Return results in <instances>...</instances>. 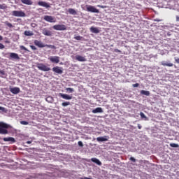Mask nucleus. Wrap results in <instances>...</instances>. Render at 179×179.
<instances>
[{
    "instance_id": "obj_46",
    "label": "nucleus",
    "mask_w": 179,
    "mask_h": 179,
    "mask_svg": "<svg viewBox=\"0 0 179 179\" xmlns=\"http://www.w3.org/2000/svg\"><path fill=\"white\" fill-rule=\"evenodd\" d=\"M138 129H142V126L138 124Z\"/></svg>"
},
{
    "instance_id": "obj_1",
    "label": "nucleus",
    "mask_w": 179,
    "mask_h": 179,
    "mask_svg": "<svg viewBox=\"0 0 179 179\" xmlns=\"http://www.w3.org/2000/svg\"><path fill=\"white\" fill-rule=\"evenodd\" d=\"M8 128H9V124L0 122V134L1 135H8Z\"/></svg>"
},
{
    "instance_id": "obj_11",
    "label": "nucleus",
    "mask_w": 179,
    "mask_h": 179,
    "mask_svg": "<svg viewBox=\"0 0 179 179\" xmlns=\"http://www.w3.org/2000/svg\"><path fill=\"white\" fill-rule=\"evenodd\" d=\"M161 65H162V66H169V68H171V66H174V64L170 61H162L161 62Z\"/></svg>"
},
{
    "instance_id": "obj_27",
    "label": "nucleus",
    "mask_w": 179,
    "mask_h": 179,
    "mask_svg": "<svg viewBox=\"0 0 179 179\" xmlns=\"http://www.w3.org/2000/svg\"><path fill=\"white\" fill-rule=\"evenodd\" d=\"M4 24L10 29H12V27H13V25L8 21L4 22Z\"/></svg>"
},
{
    "instance_id": "obj_32",
    "label": "nucleus",
    "mask_w": 179,
    "mask_h": 179,
    "mask_svg": "<svg viewBox=\"0 0 179 179\" xmlns=\"http://www.w3.org/2000/svg\"><path fill=\"white\" fill-rule=\"evenodd\" d=\"M20 50H23L24 51H28L29 50H27V48H26V47H24V45H21L20 46Z\"/></svg>"
},
{
    "instance_id": "obj_3",
    "label": "nucleus",
    "mask_w": 179,
    "mask_h": 179,
    "mask_svg": "<svg viewBox=\"0 0 179 179\" xmlns=\"http://www.w3.org/2000/svg\"><path fill=\"white\" fill-rule=\"evenodd\" d=\"M11 15L15 17H26V13L22 10H13Z\"/></svg>"
},
{
    "instance_id": "obj_2",
    "label": "nucleus",
    "mask_w": 179,
    "mask_h": 179,
    "mask_svg": "<svg viewBox=\"0 0 179 179\" xmlns=\"http://www.w3.org/2000/svg\"><path fill=\"white\" fill-rule=\"evenodd\" d=\"M3 56L5 57V58H8V59H16V60L20 59L19 55L15 52H6V53L3 52Z\"/></svg>"
},
{
    "instance_id": "obj_20",
    "label": "nucleus",
    "mask_w": 179,
    "mask_h": 179,
    "mask_svg": "<svg viewBox=\"0 0 179 179\" xmlns=\"http://www.w3.org/2000/svg\"><path fill=\"white\" fill-rule=\"evenodd\" d=\"M91 162L95 163L98 166H101V162H100V160H99L97 158H92Z\"/></svg>"
},
{
    "instance_id": "obj_37",
    "label": "nucleus",
    "mask_w": 179,
    "mask_h": 179,
    "mask_svg": "<svg viewBox=\"0 0 179 179\" xmlns=\"http://www.w3.org/2000/svg\"><path fill=\"white\" fill-rule=\"evenodd\" d=\"M5 48V45L0 43V50H3Z\"/></svg>"
},
{
    "instance_id": "obj_17",
    "label": "nucleus",
    "mask_w": 179,
    "mask_h": 179,
    "mask_svg": "<svg viewBox=\"0 0 179 179\" xmlns=\"http://www.w3.org/2000/svg\"><path fill=\"white\" fill-rule=\"evenodd\" d=\"M38 5L39 6H43V8H50V4H48L47 2L45 1H38Z\"/></svg>"
},
{
    "instance_id": "obj_18",
    "label": "nucleus",
    "mask_w": 179,
    "mask_h": 179,
    "mask_svg": "<svg viewBox=\"0 0 179 179\" xmlns=\"http://www.w3.org/2000/svg\"><path fill=\"white\" fill-rule=\"evenodd\" d=\"M42 34H43L44 36H52V32H51V31L48 30L46 29H43Z\"/></svg>"
},
{
    "instance_id": "obj_41",
    "label": "nucleus",
    "mask_w": 179,
    "mask_h": 179,
    "mask_svg": "<svg viewBox=\"0 0 179 179\" xmlns=\"http://www.w3.org/2000/svg\"><path fill=\"white\" fill-rule=\"evenodd\" d=\"M31 27H33V28L37 27V24H36V23H32V24H31Z\"/></svg>"
},
{
    "instance_id": "obj_34",
    "label": "nucleus",
    "mask_w": 179,
    "mask_h": 179,
    "mask_svg": "<svg viewBox=\"0 0 179 179\" xmlns=\"http://www.w3.org/2000/svg\"><path fill=\"white\" fill-rule=\"evenodd\" d=\"M20 124L22 125H29V122H26V121H21Z\"/></svg>"
},
{
    "instance_id": "obj_26",
    "label": "nucleus",
    "mask_w": 179,
    "mask_h": 179,
    "mask_svg": "<svg viewBox=\"0 0 179 179\" xmlns=\"http://www.w3.org/2000/svg\"><path fill=\"white\" fill-rule=\"evenodd\" d=\"M45 47H48V48H51L52 50H55L57 48V47H55V45H45Z\"/></svg>"
},
{
    "instance_id": "obj_30",
    "label": "nucleus",
    "mask_w": 179,
    "mask_h": 179,
    "mask_svg": "<svg viewBox=\"0 0 179 179\" xmlns=\"http://www.w3.org/2000/svg\"><path fill=\"white\" fill-rule=\"evenodd\" d=\"M66 92H69V93H73V92H75V90H73V88H66Z\"/></svg>"
},
{
    "instance_id": "obj_39",
    "label": "nucleus",
    "mask_w": 179,
    "mask_h": 179,
    "mask_svg": "<svg viewBox=\"0 0 179 179\" xmlns=\"http://www.w3.org/2000/svg\"><path fill=\"white\" fill-rule=\"evenodd\" d=\"M130 160H131V162H133L134 163H135L136 162V159L135 158H134L133 157H130Z\"/></svg>"
},
{
    "instance_id": "obj_21",
    "label": "nucleus",
    "mask_w": 179,
    "mask_h": 179,
    "mask_svg": "<svg viewBox=\"0 0 179 179\" xmlns=\"http://www.w3.org/2000/svg\"><path fill=\"white\" fill-rule=\"evenodd\" d=\"M93 114H97V113H103V108L99 107L96 108L95 109L92 110Z\"/></svg>"
},
{
    "instance_id": "obj_22",
    "label": "nucleus",
    "mask_w": 179,
    "mask_h": 179,
    "mask_svg": "<svg viewBox=\"0 0 179 179\" xmlns=\"http://www.w3.org/2000/svg\"><path fill=\"white\" fill-rule=\"evenodd\" d=\"M90 31H91L92 33H95V34L100 33V30H99L98 28L94 27H92L90 28Z\"/></svg>"
},
{
    "instance_id": "obj_15",
    "label": "nucleus",
    "mask_w": 179,
    "mask_h": 179,
    "mask_svg": "<svg viewBox=\"0 0 179 179\" xmlns=\"http://www.w3.org/2000/svg\"><path fill=\"white\" fill-rule=\"evenodd\" d=\"M59 96L62 99H64V100H72V96H69L66 94L60 93Z\"/></svg>"
},
{
    "instance_id": "obj_50",
    "label": "nucleus",
    "mask_w": 179,
    "mask_h": 179,
    "mask_svg": "<svg viewBox=\"0 0 179 179\" xmlns=\"http://www.w3.org/2000/svg\"><path fill=\"white\" fill-rule=\"evenodd\" d=\"M49 99H51V97L49 96V97L46 98V101H48Z\"/></svg>"
},
{
    "instance_id": "obj_31",
    "label": "nucleus",
    "mask_w": 179,
    "mask_h": 179,
    "mask_svg": "<svg viewBox=\"0 0 179 179\" xmlns=\"http://www.w3.org/2000/svg\"><path fill=\"white\" fill-rule=\"evenodd\" d=\"M169 145H170L171 148H179L178 144L170 143Z\"/></svg>"
},
{
    "instance_id": "obj_36",
    "label": "nucleus",
    "mask_w": 179,
    "mask_h": 179,
    "mask_svg": "<svg viewBox=\"0 0 179 179\" xmlns=\"http://www.w3.org/2000/svg\"><path fill=\"white\" fill-rule=\"evenodd\" d=\"M30 48H31V50H37V48H36V46L33 45H30Z\"/></svg>"
},
{
    "instance_id": "obj_9",
    "label": "nucleus",
    "mask_w": 179,
    "mask_h": 179,
    "mask_svg": "<svg viewBox=\"0 0 179 179\" xmlns=\"http://www.w3.org/2000/svg\"><path fill=\"white\" fill-rule=\"evenodd\" d=\"M34 45H36V47H38V48H44L45 47V45L41 42V41L35 40L34 41Z\"/></svg>"
},
{
    "instance_id": "obj_25",
    "label": "nucleus",
    "mask_w": 179,
    "mask_h": 179,
    "mask_svg": "<svg viewBox=\"0 0 179 179\" xmlns=\"http://www.w3.org/2000/svg\"><path fill=\"white\" fill-rule=\"evenodd\" d=\"M141 94H144V96H150V92L149 91L141 90Z\"/></svg>"
},
{
    "instance_id": "obj_16",
    "label": "nucleus",
    "mask_w": 179,
    "mask_h": 179,
    "mask_svg": "<svg viewBox=\"0 0 179 179\" xmlns=\"http://www.w3.org/2000/svg\"><path fill=\"white\" fill-rule=\"evenodd\" d=\"M76 59L77 61H79L80 62H86V61H87V59H86V57L80 55H76Z\"/></svg>"
},
{
    "instance_id": "obj_14",
    "label": "nucleus",
    "mask_w": 179,
    "mask_h": 179,
    "mask_svg": "<svg viewBox=\"0 0 179 179\" xmlns=\"http://www.w3.org/2000/svg\"><path fill=\"white\" fill-rule=\"evenodd\" d=\"M3 141L4 142H10V143H15L16 142V140L13 137H5L3 138Z\"/></svg>"
},
{
    "instance_id": "obj_42",
    "label": "nucleus",
    "mask_w": 179,
    "mask_h": 179,
    "mask_svg": "<svg viewBox=\"0 0 179 179\" xmlns=\"http://www.w3.org/2000/svg\"><path fill=\"white\" fill-rule=\"evenodd\" d=\"M0 75L5 76V71H3V70H0Z\"/></svg>"
},
{
    "instance_id": "obj_33",
    "label": "nucleus",
    "mask_w": 179,
    "mask_h": 179,
    "mask_svg": "<svg viewBox=\"0 0 179 179\" xmlns=\"http://www.w3.org/2000/svg\"><path fill=\"white\" fill-rule=\"evenodd\" d=\"M74 38H75V40L80 41V40H82V38H83L80 36H74Z\"/></svg>"
},
{
    "instance_id": "obj_4",
    "label": "nucleus",
    "mask_w": 179,
    "mask_h": 179,
    "mask_svg": "<svg viewBox=\"0 0 179 179\" xmlns=\"http://www.w3.org/2000/svg\"><path fill=\"white\" fill-rule=\"evenodd\" d=\"M37 68L39 71H43V72H48V71H51V68L47 66L44 64H38L37 65Z\"/></svg>"
},
{
    "instance_id": "obj_8",
    "label": "nucleus",
    "mask_w": 179,
    "mask_h": 179,
    "mask_svg": "<svg viewBox=\"0 0 179 179\" xmlns=\"http://www.w3.org/2000/svg\"><path fill=\"white\" fill-rule=\"evenodd\" d=\"M48 59L50 62H53L54 64H59V57L58 56H51Z\"/></svg>"
},
{
    "instance_id": "obj_35",
    "label": "nucleus",
    "mask_w": 179,
    "mask_h": 179,
    "mask_svg": "<svg viewBox=\"0 0 179 179\" xmlns=\"http://www.w3.org/2000/svg\"><path fill=\"white\" fill-rule=\"evenodd\" d=\"M0 110L3 112V113H6V108L2 107V106H0Z\"/></svg>"
},
{
    "instance_id": "obj_5",
    "label": "nucleus",
    "mask_w": 179,
    "mask_h": 179,
    "mask_svg": "<svg viewBox=\"0 0 179 179\" xmlns=\"http://www.w3.org/2000/svg\"><path fill=\"white\" fill-rule=\"evenodd\" d=\"M54 30L64 31L66 30V26L65 24H56L53 26Z\"/></svg>"
},
{
    "instance_id": "obj_6",
    "label": "nucleus",
    "mask_w": 179,
    "mask_h": 179,
    "mask_svg": "<svg viewBox=\"0 0 179 179\" xmlns=\"http://www.w3.org/2000/svg\"><path fill=\"white\" fill-rule=\"evenodd\" d=\"M87 12H91L92 13H99V9L96 8L93 6H87Z\"/></svg>"
},
{
    "instance_id": "obj_19",
    "label": "nucleus",
    "mask_w": 179,
    "mask_h": 179,
    "mask_svg": "<svg viewBox=\"0 0 179 179\" xmlns=\"http://www.w3.org/2000/svg\"><path fill=\"white\" fill-rule=\"evenodd\" d=\"M24 5H33V1L31 0H20Z\"/></svg>"
},
{
    "instance_id": "obj_40",
    "label": "nucleus",
    "mask_w": 179,
    "mask_h": 179,
    "mask_svg": "<svg viewBox=\"0 0 179 179\" xmlns=\"http://www.w3.org/2000/svg\"><path fill=\"white\" fill-rule=\"evenodd\" d=\"M132 86H133V87H138L139 83L133 84Z\"/></svg>"
},
{
    "instance_id": "obj_49",
    "label": "nucleus",
    "mask_w": 179,
    "mask_h": 179,
    "mask_svg": "<svg viewBox=\"0 0 179 179\" xmlns=\"http://www.w3.org/2000/svg\"><path fill=\"white\" fill-rule=\"evenodd\" d=\"M27 143L28 145H30V143H31V141H27Z\"/></svg>"
},
{
    "instance_id": "obj_51",
    "label": "nucleus",
    "mask_w": 179,
    "mask_h": 179,
    "mask_svg": "<svg viewBox=\"0 0 179 179\" xmlns=\"http://www.w3.org/2000/svg\"><path fill=\"white\" fill-rule=\"evenodd\" d=\"M17 21H19V20H22V19H20V18H17Z\"/></svg>"
},
{
    "instance_id": "obj_48",
    "label": "nucleus",
    "mask_w": 179,
    "mask_h": 179,
    "mask_svg": "<svg viewBox=\"0 0 179 179\" xmlns=\"http://www.w3.org/2000/svg\"><path fill=\"white\" fill-rule=\"evenodd\" d=\"M2 40H3V37H2V36L0 35V41H2Z\"/></svg>"
},
{
    "instance_id": "obj_45",
    "label": "nucleus",
    "mask_w": 179,
    "mask_h": 179,
    "mask_svg": "<svg viewBox=\"0 0 179 179\" xmlns=\"http://www.w3.org/2000/svg\"><path fill=\"white\" fill-rule=\"evenodd\" d=\"M114 52H120L121 53V50H120L118 49H115Z\"/></svg>"
},
{
    "instance_id": "obj_10",
    "label": "nucleus",
    "mask_w": 179,
    "mask_h": 179,
    "mask_svg": "<svg viewBox=\"0 0 179 179\" xmlns=\"http://www.w3.org/2000/svg\"><path fill=\"white\" fill-rule=\"evenodd\" d=\"M52 71L55 73H58L59 75H62V73H64V71H62V69L59 66L53 67Z\"/></svg>"
},
{
    "instance_id": "obj_23",
    "label": "nucleus",
    "mask_w": 179,
    "mask_h": 179,
    "mask_svg": "<svg viewBox=\"0 0 179 179\" xmlns=\"http://www.w3.org/2000/svg\"><path fill=\"white\" fill-rule=\"evenodd\" d=\"M68 12L70 15H78V13L73 8H69Z\"/></svg>"
},
{
    "instance_id": "obj_47",
    "label": "nucleus",
    "mask_w": 179,
    "mask_h": 179,
    "mask_svg": "<svg viewBox=\"0 0 179 179\" xmlns=\"http://www.w3.org/2000/svg\"><path fill=\"white\" fill-rule=\"evenodd\" d=\"M176 22H179V16H176Z\"/></svg>"
},
{
    "instance_id": "obj_43",
    "label": "nucleus",
    "mask_w": 179,
    "mask_h": 179,
    "mask_svg": "<svg viewBox=\"0 0 179 179\" xmlns=\"http://www.w3.org/2000/svg\"><path fill=\"white\" fill-rule=\"evenodd\" d=\"M97 6H98V8H101L102 9H104V8H106L105 6L98 5Z\"/></svg>"
},
{
    "instance_id": "obj_24",
    "label": "nucleus",
    "mask_w": 179,
    "mask_h": 179,
    "mask_svg": "<svg viewBox=\"0 0 179 179\" xmlns=\"http://www.w3.org/2000/svg\"><path fill=\"white\" fill-rule=\"evenodd\" d=\"M24 34L27 36H34V34L31 31H24Z\"/></svg>"
},
{
    "instance_id": "obj_13",
    "label": "nucleus",
    "mask_w": 179,
    "mask_h": 179,
    "mask_svg": "<svg viewBox=\"0 0 179 179\" xmlns=\"http://www.w3.org/2000/svg\"><path fill=\"white\" fill-rule=\"evenodd\" d=\"M108 139H110V137L108 136H104L103 137L96 138L97 142H107Z\"/></svg>"
},
{
    "instance_id": "obj_44",
    "label": "nucleus",
    "mask_w": 179,
    "mask_h": 179,
    "mask_svg": "<svg viewBox=\"0 0 179 179\" xmlns=\"http://www.w3.org/2000/svg\"><path fill=\"white\" fill-rule=\"evenodd\" d=\"M0 9H5V6L0 4Z\"/></svg>"
},
{
    "instance_id": "obj_12",
    "label": "nucleus",
    "mask_w": 179,
    "mask_h": 179,
    "mask_svg": "<svg viewBox=\"0 0 179 179\" xmlns=\"http://www.w3.org/2000/svg\"><path fill=\"white\" fill-rule=\"evenodd\" d=\"M10 92L13 93V94H19V93H20V88L17 87L10 88Z\"/></svg>"
},
{
    "instance_id": "obj_28",
    "label": "nucleus",
    "mask_w": 179,
    "mask_h": 179,
    "mask_svg": "<svg viewBox=\"0 0 179 179\" xmlns=\"http://www.w3.org/2000/svg\"><path fill=\"white\" fill-rule=\"evenodd\" d=\"M62 106L63 107H66L67 106H71V102H69V101L63 102V103H62Z\"/></svg>"
},
{
    "instance_id": "obj_38",
    "label": "nucleus",
    "mask_w": 179,
    "mask_h": 179,
    "mask_svg": "<svg viewBox=\"0 0 179 179\" xmlns=\"http://www.w3.org/2000/svg\"><path fill=\"white\" fill-rule=\"evenodd\" d=\"M78 145L80 146V148H83V143L82 141H78Z\"/></svg>"
},
{
    "instance_id": "obj_7",
    "label": "nucleus",
    "mask_w": 179,
    "mask_h": 179,
    "mask_svg": "<svg viewBox=\"0 0 179 179\" xmlns=\"http://www.w3.org/2000/svg\"><path fill=\"white\" fill-rule=\"evenodd\" d=\"M44 20H45L46 22H49V23H55L56 22L55 18L50 15H45Z\"/></svg>"
},
{
    "instance_id": "obj_29",
    "label": "nucleus",
    "mask_w": 179,
    "mask_h": 179,
    "mask_svg": "<svg viewBox=\"0 0 179 179\" xmlns=\"http://www.w3.org/2000/svg\"><path fill=\"white\" fill-rule=\"evenodd\" d=\"M140 115H141V118H144V119H145V121H148V117H146V115H145V113H143V112H141Z\"/></svg>"
}]
</instances>
